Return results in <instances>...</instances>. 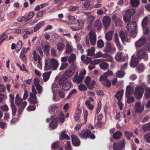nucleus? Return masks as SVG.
I'll use <instances>...</instances> for the list:
<instances>
[{
	"instance_id": "f257e3e1",
	"label": "nucleus",
	"mask_w": 150,
	"mask_h": 150,
	"mask_svg": "<svg viewBox=\"0 0 150 150\" xmlns=\"http://www.w3.org/2000/svg\"><path fill=\"white\" fill-rule=\"evenodd\" d=\"M59 65L58 60L54 58H48L45 62V68L46 70H56Z\"/></svg>"
},
{
	"instance_id": "f03ea898",
	"label": "nucleus",
	"mask_w": 150,
	"mask_h": 150,
	"mask_svg": "<svg viewBox=\"0 0 150 150\" xmlns=\"http://www.w3.org/2000/svg\"><path fill=\"white\" fill-rule=\"evenodd\" d=\"M23 101V99L20 98L18 94H17L15 98V104L19 107L18 112L19 113L22 112L27 104V102Z\"/></svg>"
},
{
	"instance_id": "7ed1b4c3",
	"label": "nucleus",
	"mask_w": 150,
	"mask_h": 150,
	"mask_svg": "<svg viewBox=\"0 0 150 150\" xmlns=\"http://www.w3.org/2000/svg\"><path fill=\"white\" fill-rule=\"evenodd\" d=\"M136 12V10L134 8H130L127 10L124 16L123 19L125 22H128L131 19V17L133 16Z\"/></svg>"
},
{
	"instance_id": "20e7f679",
	"label": "nucleus",
	"mask_w": 150,
	"mask_h": 150,
	"mask_svg": "<svg viewBox=\"0 0 150 150\" xmlns=\"http://www.w3.org/2000/svg\"><path fill=\"white\" fill-rule=\"evenodd\" d=\"M37 94V91L33 85L32 86V92L30 93V97L28 98V101L31 103L35 104L37 103V100L36 95Z\"/></svg>"
},
{
	"instance_id": "39448f33",
	"label": "nucleus",
	"mask_w": 150,
	"mask_h": 150,
	"mask_svg": "<svg viewBox=\"0 0 150 150\" xmlns=\"http://www.w3.org/2000/svg\"><path fill=\"white\" fill-rule=\"evenodd\" d=\"M76 68L77 67L74 64H72L64 72V74L67 78H70L73 76Z\"/></svg>"
},
{
	"instance_id": "423d86ee",
	"label": "nucleus",
	"mask_w": 150,
	"mask_h": 150,
	"mask_svg": "<svg viewBox=\"0 0 150 150\" xmlns=\"http://www.w3.org/2000/svg\"><path fill=\"white\" fill-rule=\"evenodd\" d=\"M125 140L124 139L114 143L113 144V149L114 150H121L125 147Z\"/></svg>"
},
{
	"instance_id": "0eeeda50",
	"label": "nucleus",
	"mask_w": 150,
	"mask_h": 150,
	"mask_svg": "<svg viewBox=\"0 0 150 150\" xmlns=\"http://www.w3.org/2000/svg\"><path fill=\"white\" fill-rule=\"evenodd\" d=\"M95 57L98 58L101 57L103 58H106L107 59H104V61H108L110 62L112 61V57L110 55L106 54H103L102 53L99 51L95 55Z\"/></svg>"
},
{
	"instance_id": "6e6552de",
	"label": "nucleus",
	"mask_w": 150,
	"mask_h": 150,
	"mask_svg": "<svg viewBox=\"0 0 150 150\" xmlns=\"http://www.w3.org/2000/svg\"><path fill=\"white\" fill-rule=\"evenodd\" d=\"M144 92V90L143 88L140 86L136 87L134 91L135 97L137 99L141 98L142 97Z\"/></svg>"
},
{
	"instance_id": "1a4fd4ad",
	"label": "nucleus",
	"mask_w": 150,
	"mask_h": 150,
	"mask_svg": "<svg viewBox=\"0 0 150 150\" xmlns=\"http://www.w3.org/2000/svg\"><path fill=\"white\" fill-rule=\"evenodd\" d=\"M91 78L89 76H87L84 80V82L88 88L92 90L95 84L94 80L91 81Z\"/></svg>"
},
{
	"instance_id": "9d476101",
	"label": "nucleus",
	"mask_w": 150,
	"mask_h": 150,
	"mask_svg": "<svg viewBox=\"0 0 150 150\" xmlns=\"http://www.w3.org/2000/svg\"><path fill=\"white\" fill-rule=\"evenodd\" d=\"M88 35L91 44L93 45H95L96 40V35L95 30H91L89 33Z\"/></svg>"
},
{
	"instance_id": "9b49d317",
	"label": "nucleus",
	"mask_w": 150,
	"mask_h": 150,
	"mask_svg": "<svg viewBox=\"0 0 150 150\" xmlns=\"http://www.w3.org/2000/svg\"><path fill=\"white\" fill-rule=\"evenodd\" d=\"M147 54L146 50L142 48L137 51L136 55L138 58L142 59L145 58Z\"/></svg>"
},
{
	"instance_id": "f8f14e48",
	"label": "nucleus",
	"mask_w": 150,
	"mask_h": 150,
	"mask_svg": "<svg viewBox=\"0 0 150 150\" xmlns=\"http://www.w3.org/2000/svg\"><path fill=\"white\" fill-rule=\"evenodd\" d=\"M137 26V25L135 22L132 21L127 24V28L129 32L132 33L136 30Z\"/></svg>"
},
{
	"instance_id": "ddd939ff",
	"label": "nucleus",
	"mask_w": 150,
	"mask_h": 150,
	"mask_svg": "<svg viewBox=\"0 0 150 150\" xmlns=\"http://www.w3.org/2000/svg\"><path fill=\"white\" fill-rule=\"evenodd\" d=\"M56 79L60 85H62L68 80V78L63 74L57 76L56 77Z\"/></svg>"
},
{
	"instance_id": "4468645a",
	"label": "nucleus",
	"mask_w": 150,
	"mask_h": 150,
	"mask_svg": "<svg viewBox=\"0 0 150 150\" xmlns=\"http://www.w3.org/2000/svg\"><path fill=\"white\" fill-rule=\"evenodd\" d=\"M134 108L135 112L141 113L144 110V105L140 102H137L135 104Z\"/></svg>"
},
{
	"instance_id": "2eb2a0df",
	"label": "nucleus",
	"mask_w": 150,
	"mask_h": 150,
	"mask_svg": "<svg viewBox=\"0 0 150 150\" xmlns=\"http://www.w3.org/2000/svg\"><path fill=\"white\" fill-rule=\"evenodd\" d=\"M147 44L146 39L144 38H142L139 39L135 42L136 47L139 48Z\"/></svg>"
},
{
	"instance_id": "dca6fc26",
	"label": "nucleus",
	"mask_w": 150,
	"mask_h": 150,
	"mask_svg": "<svg viewBox=\"0 0 150 150\" xmlns=\"http://www.w3.org/2000/svg\"><path fill=\"white\" fill-rule=\"evenodd\" d=\"M10 97V102L11 103V107L12 110V114L13 116L15 115L17 109L14 102V96L13 95L10 94L9 95Z\"/></svg>"
},
{
	"instance_id": "f3484780",
	"label": "nucleus",
	"mask_w": 150,
	"mask_h": 150,
	"mask_svg": "<svg viewBox=\"0 0 150 150\" xmlns=\"http://www.w3.org/2000/svg\"><path fill=\"white\" fill-rule=\"evenodd\" d=\"M102 22L105 28H107L110 25L111 23L110 18L107 16L104 17L103 18Z\"/></svg>"
},
{
	"instance_id": "a211bd4d",
	"label": "nucleus",
	"mask_w": 150,
	"mask_h": 150,
	"mask_svg": "<svg viewBox=\"0 0 150 150\" xmlns=\"http://www.w3.org/2000/svg\"><path fill=\"white\" fill-rule=\"evenodd\" d=\"M138 58L136 57L134 55H133L130 62V66L132 67H135L139 62Z\"/></svg>"
},
{
	"instance_id": "6ab92c4d",
	"label": "nucleus",
	"mask_w": 150,
	"mask_h": 150,
	"mask_svg": "<svg viewBox=\"0 0 150 150\" xmlns=\"http://www.w3.org/2000/svg\"><path fill=\"white\" fill-rule=\"evenodd\" d=\"M71 137L72 139V143L73 145L76 146H79L80 144V142L77 137L74 134L71 135Z\"/></svg>"
},
{
	"instance_id": "aec40b11",
	"label": "nucleus",
	"mask_w": 150,
	"mask_h": 150,
	"mask_svg": "<svg viewBox=\"0 0 150 150\" xmlns=\"http://www.w3.org/2000/svg\"><path fill=\"white\" fill-rule=\"evenodd\" d=\"M57 110V108L54 105H50L49 107L48 111L50 114H54L56 113Z\"/></svg>"
},
{
	"instance_id": "412c9836",
	"label": "nucleus",
	"mask_w": 150,
	"mask_h": 150,
	"mask_svg": "<svg viewBox=\"0 0 150 150\" xmlns=\"http://www.w3.org/2000/svg\"><path fill=\"white\" fill-rule=\"evenodd\" d=\"M84 76H81L79 74L78 76H75L73 78V81L74 83H79L83 80L84 78Z\"/></svg>"
},
{
	"instance_id": "4be33fe9",
	"label": "nucleus",
	"mask_w": 150,
	"mask_h": 150,
	"mask_svg": "<svg viewBox=\"0 0 150 150\" xmlns=\"http://www.w3.org/2000/svg\"><path fill=\"white\" fill-rule=\"evenodd\" d=\"M134 89L130 86H127L126 88V96H130L133 93Z\"/></svg>"
},
{
	"instance_id": "5701e85b",
	"label": "nucleus",
	"mask_w": 150,
	"mask_h": 150,
	"mask_svg": "<svg viewBox=\"0 0 150 150\" xmlns=\"http://www.w3.org/2000/svg\"><path fill=\"white\" fill-rule=\"evenodd\" d=\"M65 47V45L61 42H59L56 45L57 50L59 52H62Z\"/></svg>"
},
{
	"instance_id": "b1692460",
	"label": "nucleus",
	"mask_w": 150,
	"mask_h": 150,
	"mask_svg": "<svg viewBox=\"0 0 150 150\" xmlns=\"http://www.w3.org/2000/svg\"><path fill=\"white\" fill-rule=\"evenodd\" d=\"M59 120V118L57 117L54 119L50 124L49 125L50 127L53 129L55 128L57 125V122Z\"/></svg>"
},
{
	"instance_id": "393cba45",
	"label": "nucleus",
	"mask_w": 150,
	"mask_h": 150,
	"mask_svg": "<svg viewBox=\"0 0 150 150\" xmlns=\"http://www.w3.org/2000/svg\"><path fill=\"white\" fill-rule=\"evenodd\" d=\"M71 83L67 81L63 84L62 89L66 91L69 90L71 87Z\"/></svg>"
},
{
	"instance_id": "a878e982",
	"label": "nucleus",
	"mask_w": 150,
	"mask_h": 150,
	"mask_svg": "<svg viewBox=\"0 0 150 150\" xmlns=\"http://www.w3.org/2000/svg\"><path fill=\"white\" fill-rule=\"evenodd\" d=\"M65 46L66 48L65 53L68 54L71 53L73 51V49L71 44L67 42Z\"/></svg>"
},
{
	"instance_id": "bb28decb",
	"label": "nucleus",
	"mask_w": 150,
	"mask_h": 150,
	"mask_svg": "<svg viewBox=\"0 0 150 150\" xmlns=\"http://www.w3.org/2000/svg\"><path fill=\"white\" fill-rule=\"evenodd\" d=\"M140 3V0H130V4L133 7L138 6Z\"/></svg>"
},
{
	"instance_id": "cd10ccee",
	"label": "nucleus",
	"mask_w": 150,
	"mask_h": 150,
	"mask_svg": "<svg viewBox=\"0 0 150 150\" xmlns=\"http://www.w3.org/2000/svg\"><path fill=\"white\" fill-rule=\"evenodd\" d=\"M51 73V71H48L43 74V79L45 82H46L49 79Z\"/></svg>"
},
{
	"instance_id": "c85d7f7f",
	"label": "nucleus",
	"mask_w": 150,
	"mask_h": 150,
	"mask_svg": "<svg viewBox=\"0 0 150 150\" xmlns=\"http://www.w3.org/2000/svg\"><path fill=\"white\" fill-rule=\"evenodd\" d=\"M76 56L74 53H71L69 57L68 61L69 63H71L75 61L76 59Z\"/></svg>"
},
{
	"instance_id": "c756f323",
	"label": "nucleus",
	"mask_w": 150,
	"mask_h": 150,
	"mask_svg": "<svg viewBox=\"0 0 150 150\" xmlns=\"http://www.w3.org/2000/svg\"><path fill=\"white\" fill-rule=\"evenodd\" d=\"M149 23V19L147 17H145L142 22V25L143 29L146 27Z\"/></svg>"
},
{
	"instance_id": "7c9ffc66",
	"label": "nucleus",
	"mask_w": 150,
	"mask_h": 150,
	"mask_svg": "<svg viewBox=\"0 0 150 150\" xmlns=\"http://www.w3.org/2000/svg\"><path fill=\"white\" fill-rule=\"evenodd\" d=\"M122 135V133L120 131L115 132L112 135L113 138L116 140L119 139Z\"/></svg>"
},
{
	"instance_id": "2f4dec72",
	"label": "nucleus",
	"mask_w": 150,
	"mask_h": 150,
	"mask_svg": "<svg viewBox=\"0 0 150 150\" xmlns=\"http://www.w3.org/2000/svg\"><path fill=\"white\" fill-rule=\"evenodd\" d=\"M95 49L93 47H91L90 49H88L87 50L88 56H92L95 54Z\"/></svg>"
},
{
	"instance_id": "473e14b6",
	"label": "nucleus",
	"mask_w": 150,
	"mask_h": 150,
	"mask_svg": "<svg viewBox=\"0 0 150 150\" xmlns=\"http://www.w3.org/2000/svg\"><path fill=\"white\" fill-rule=\"evenodd\" d=\"M115 74L117 77L118 78H122L124 76L125 72L124 71L119 70L116 72Z\"/></svg>"
},
{
	"instance_id": "72a5a7b5",
	"label": "nucleus",
	"mask_w": 150,
	"mask_h": 150,
	"mask_svg": "<svg viewBox=\"0 0 150 150\" xmlns=\"http://www.w3.org/2000/svg\"><path fill=\"white\" fill-rule=\"evenodd\" d=\"M112 50V46L110 43H108L107 46L104 49V52L106 53L110 52Z\"/></svg>"
},
{
	"instance_id": "f704fd0d",
	"label": "nucleus",
	"mask_w": 150,
	"mask_h": 150,
	"mask_svg": "<svg viewBox=\"0 0 150 150\" xmlns=\"http://www.w3.org/2000/svg\"><path fill=\"white\" fill-rule=\"evenodd\" d=\"M123 94V91H118L117 92V94L115 96V97L118 100V101H120L122 98Z\"/></svg>"
},
{
	"instance_id": "c9c22d12",
	"label": "nucleus",
	"mask_w": 150,
	"mask_h": 150,
	"mask_svg": "<svg viewBox=\"0 0 150 150\" xmlns=\"http://www.w3.org/2000/svg\"><path fill=\"white\" fill-rule=\"evenodd\" d=\"M94 25L97 28H100L102 26L101 21L99 19H97L95 21Z\"/></svg>"
},
{
	"instance_id": "e433bc0d",
	"label": "nucleus",
	"mask_w": 150,
	"mask_h": 150,
	"mask_svg": "<svg viewBox=\"0 0 150 150\" xmlns=\"http://www.w3.org/2000/svg\"><path fill=\"white\" fill-rule=\"evenodd\" d=\"M113 33V31L111 30L109 31L106 34L105 38L108 40H110L112 39V37Z\"/></svg>"
},
{
	"instance_id": "4c0bfd02",
	"label": "nucleus",
	"mask_w": 150,
	"mask_h": 150,
	"mask_svg": "<svg viewBox=\"0 0 150 150\" xmlns=\"http://www.w3.org/2000/svg\"><path fill=\"white\" fill-rule=\"evenodd\" d=\"M119 34L121 40L123 42H125L126 40V37L124 32L122 30H120Z\"/></svg>"
},
{
	"instance_id": "58836bf2",
	"label": "nucleus",
	"mask_w": 150,
	"mask_h": 150,
	"mask_svg": "<svg viewBox=\"0 0 150 150\" xmlns=\"http://www.w3.org/2000/svg\"><path fill=\"white\" fill-rule=\"evenodd\" d=\"M32 54L35 61H37L38 59L40 58V56L38 54L35 50H33Z\"/></svg>"
},
{
	"instance_id": "ea45409f",
	"label": "nucleus",
	"mask_w": 150,
	"mask_h": 150,
	"mask_svg": "<svg viewBox=\"0 0 150 150\" xmlns=\"http://www.w3.org/2000/svg\"><path fill=\"white\" fill-rule=\"evenodd\" d=\"M86 19L88 23H92L95 20V17L93 16L90 15L87 17Z\"/></svg>"
},
{
	"instance_id": "a19ab883",
	"label": "nucleus",
	"mask_w": 150,
	"mask_h": 150,
	"mask_svg": "<svg viewBox=\"0 0 150 150\" xmlns=\"http://www.w3.org/2000/svg\"><path fill=\"white\" fill-rule=\"evenodd\" d=\"M44 21H42L40 22L38 24H37L35 27L34 28V32H36L44 24Z\"/></svg>"
},
{
	"instance_id": "79ce46f5",
	"label": "nucleus",
	"mask_w": 150,
	"mask_h": 150,
	"mask_svg": "<svg viewBox=\"0 0 150 150\" xmlns=\"http://www.w3.org/2000/svg\"><path fill=\"white\" fill-rule=\"evenodd\" d=\"M122 57L123 55L122 52H118L116 53L115 58L116 60L119 61L122 59Z\"/></svg>"
},
{
	"instance_id": "37998d69",
	"label": "nucleus",
	"mask_w": 150,
	"mask_h": 150,
	"mask_svg": "<svg viewBox=\"0 0 150 150\" xmlns=\"http://www.w3.org/2000/svg\"><path fill=\"white\" fill-rule=\"evenodd\" d=\"M99 66L101 69L105 70L108 68L109 65L107 63L103 62L100 64Z\"/></svg>"
},
{
	"instance_id": "c03bdc74",
	"label": "nucleus",
	"mask_w": 150,
	"mask_h": 150,
	"mask_svg": "<svg viewBox=\"0 0 150 150\" xmlns=\"http://www.w3.org/2000/svg\"><path fill=\"white\" fill-rule=\"evenodd\" d=\"M91 132L90 130H87L86 131H84L83 134H82V137L84 138H86L88 137L91 134Z\"/></svg>"
},
{
	"instance_id": "a18cd8bd",
	"label": "nucleus",
	"mask_w": 150,
	"mask_h": 150,
	"mask_svg": "<svg viewBox=\"0 0 150 150\" xmlns=\"http://www.w3.org/2000/svg\"><path fill=\"white\" fill-rule=\"evenodd\" d=\"M144 95L146 99L150 98V88H148L146 89Z\"/></svg>"
},
{
	"instance_id": "49530a36",
	"label": "nucleus",
	"mask_w": 150,
	"mask_h": 150,
	"mask_svg": "<svg viewBox=\"0 0 150 150\" xmlns=\"http://www.w3.org/2000/svg\"><path fill=\"white\" fill-rule=\"evenodd\" d=\"M97 2L96 3L93 5V7L95 8H100L102 6V0H98L97 1Z\"/></svg>"
},
{
	"instance_id": "de8ad7c7",
	"label": "nucleus",
	"mask_w": 150,
	"mask_h": 150,
	"mask_svg": "<svg viewBox=\"0 0 150 150\" xmlns=\"http://www.w3.org/2000/svg\"><path fill=\"white\" fill-rule=\"evenodd\" d=\"M125 134L127 139L129 140L130 139L131 137H134L133 136V133L130 132L128 131H126L125 132Z\"/></svg>"
},
{
	"instance_id": "09e8293b",
	"label": "nucleus",
	"mask_w": 150,
	"mask_h": 150,
	"mask_svg": "<svg viewBox=\"0 0 150 150\" xmlns=\"http://www.w3.org/2000/svg\"><path fill=\"white\" fill-rule=\"evenodd\" d=\"M143 138L147 142L150 143V132L144 135Z\"/></svg>"
},
{
	"instance_id": "8fccbe9b",
	"label": "nucleus",
	"mask_w": 150,
	"mask_h": 150,
	"mask_svg": "<svg viewBox=\"0 0 150 150\" xmlns=\"http://www.w3.org/2000/svg\"><path fill=\"white\" fill-rule=\"evenodd\" d=\"M78 24L77 27L79 29H82L84 26V23L82 20H78L77 21Z\"/></svg>"
},
{
	"instance_id": "3c124183",
	"label": "nucleus",
	"mask_w": 150,
	"mask_h": 150,
	"mask_svg": "<svg viewBox=\"0 0 150 150\" xmlns=\"http://www.w3.org/2000/svg\"><path fill=\"white\" fill-rule=\"evenodd\" d=\"M65 148L66 150H72L71 142L69 141H67L65 144Z\"/></svg>"
},
{
	"instance_id": "603ef678",
	"label": "nucleus",
	"mask_w": 150,
	"mask_h": 150,
	"mask_svg": "<svg viewBox=\"0 0 150 150\" xmlns=\"http://www.w3.org/2000/svg\"><path fill=\"white\" fill-rule=\"evenodd\" d=\"M143 129L145 132L150 130V123L144 125L143 126Z\"/></svg>"
},
{
	"instance_id": "864d4df0",
	"label": "nucleus",
	"mask_w": 150,
	"mask_h": 150,
	"mask_svg": "<svg viewBox=\"0 0 150 150\" xmlns=\"http://www.w3.org/2000/svg\"><path fill=\"white\" fill-rule=\"evenodd\" d=\"M102 83L105 86L108 87H110L111 85L110 81L108 79L105 80L104 82H103Z\"/></svg>"
},
{
	"instance_id": "5fc2aeb1",
	"label": "nucleus",
	"mask_w": 150,
	"mask_h": 150,
	"mask_svg": "<svg viewBox=\"0 0 150 150\" xmlns=\"http://www.w3.org/2000/svg\"><path fill=\"white\" fill-rule=\"evenodd\" d=\"M43 49L46 54H48L50 50V46L49 45H45L44 47L43 48Z\"/></svg>"
},
{
	"instance_id": "6e6d98bb",
	"label": "nucleus",
	"mask_w": 150,
	"mask_h": 150,
	"mask_svg": "<svg viewBox=\"0 0 150 150\" xmlns=\"http://www.w3.org/2000/svg\"><path fill=\"white\" fill-rule=\"evenodd\" d=\"M85 104L86 106L87 107L89 108L90 110H92L93 108V106L90 104V102L88 101H87L85 102Z\"/></svg>"
},
{
	"instance_id": "4d7b16f0",
	"label": "nucleus",
	"mask_w": 150,
	"mask_h": 150,
	"mask_svg": "<svg viewBox=\"0 0 150 150\" xmlns=\"http://www.w3.org/2000/svg\"><path fill=\"white\" fill-rule=\"evenodd\" d=\"M97 46L99 48L103 47L104 45V44L103 40H98L97 43Z\"/></svg>"
},
{
	"instance_id": "13d9d810",
	"label": "nucleus",
	"mask_w": 150,
	"mask_h": 150,
	"mask_svg": "<svg viewBox=\"0 0 150 150\" xmlns=\"http://www.w3.org/2000/svg\"><path fill=\"white\" fill-rule=\"evenodd\" d=\"M78 88L80 91H86L87 89V88L86 86L83 84H81L79 85Z\"/></svg>"
},
{
	"instance_id": "bf43d9fd",
	"label": "nucleus",
	"mask_w": 150,
	"mask_h": 150,
	"mask_svg": "<svg viewBox=\"0 0 150 150\" xmlns=\"http://www.w3.org/2000/svg\"><path fill=\"white\" fill-rule=\"evenodd\" d=\"M68 66L67 63H62L61 64V65L59 68L60 70H62L66 69Z\"/></svg>"
},
{
	"instance_id": "052dcab7",
	"label": "nucleus",
	"mask_w": 150,
	"mask_h": 150,
	"mask_svg": "<svg viewBox=\"0 0 150 150\" xmlns=\"http://www.w3.org/2000/svg\"><path fill=\"white\" fill-rule=\"evenodd\" d=\"M59 143L58 142H55L52 145V148L54 149L58 148L59 146Z\"/></svg>"
},
{
	"instance_id": "680f3d73",
	"label": "nucleus",
	"mask_w": 150,
	"mask_h": 150,
	"mask_svg": "<svg viewBox=\"0 0 150 150\" xmlns=\"http://www.w3.org/2000/svg\"><path fill=\"white\" fill-rule=\"evenodd\" d=\"M104 61V59H96L93 61V62L95 64H98Z\"/></svg>"
},
{
	"instance_id": "e2e57ef3",
	"label": "nucleus",
	"mask_w": 150,
	"mask_h": 150,
	"mask_svg": "<svg viewBox=\"0 0 150 150\" xmlns=\"http://www.w3.org/2000/svg\"><path fill=\"white\" fill-rule=\"evenodd\" d=\"M126 97L127 98V102L128 103H129L134 101V97L128 96Z\"/></svg>"
},
{
	"instance_id": "0e129e2a",
	"label": "nucleus",
	"mask_w": 150,
	"mask_h": 150,
	"mask_svg": "<svg viewBox=\"0 0 150 150\" xmlns=\"http://www.w3.org/2000/svg\"><path fill=\"white\" fill-rule=\"evenodd\" d=\"M117 46L118 50L119 51H122L123 50V46L119 42L115 43Z\"/></svg>"
},
{
	"instance_id": "69168bd1",
	"label": "nucleus",
	"mask_w": 150,
	"mask_h": 150,
	"mask_svg": "<svg viewBox=\"0 0 150 150\" xmlns=\"http://www.w3.org/2000/svg\"><path fill=\"white\" fill-rule=\"evenodd\" d=\"M113 74L112 71L111 70H109L104 73V75L107 78L108 76H111Z\"/></svg>"
},
{
	"instance_id": "338daca9",
	"label": "nucleus",
	"mask_w": 150,
	"mask_h": 150,
	"mask_svg": "<svg viewBox=\"0 0 150 150\" xmlns=\"http://www.w3.org/2000/svg\"><path fill=\"white\" fill-rule=\"evenodd\" d=\"M22 42L21 41H18V43L16 45V50H19L21 48Z\"/></svg>"
},
{
	"instance_id": "774afa93",
	"label": "nucleus",
	"mask_w": 150,
	"mask_h": 150,
	"mask_svg": "<svg viewBox=\"0 0 150 150\" xmlns=\"http://www.w3.org/2000/svg\"><path fill=\"white\" fill-rule=\"evenodd\" d=\"M1 109L4 111L6 112L9 110L6 104L3 105L1 108Z\"/></svg>"
}]
</instances>
